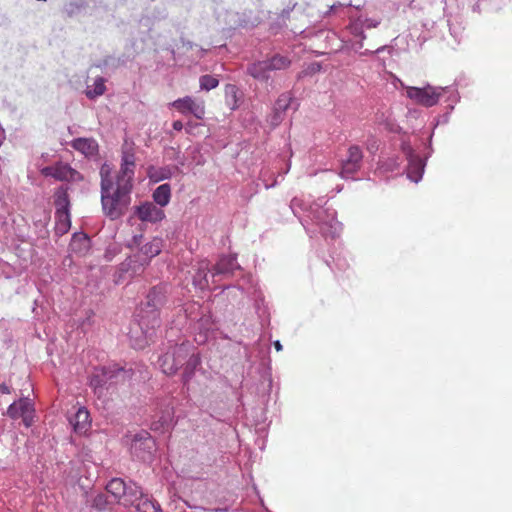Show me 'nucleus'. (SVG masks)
Segmentation results:
<instances>
[{
  "label": "nucleus",
  "instance_id": "obj_18",
  "mask_svg": "<svg viewBox=\"0 0 512 512\" xmlns=\"http://www.w3.org/2000/svg\"><path fill=\"white\" fill-rule=\"evenodd\" d=\"M71 146L83 153L86 156H93L98 151V144L97 142L92 138H77L74 139L71 143Z\"/></svg>",
  "mask_w": 512,
  "mask_h": 512
},
{
  "label": "nucleus",
  "instance_id": "obj_25",
  "mask_svg": "<svg viewBox=\"0 0 512 512\" xmlns=\"http://www.w3.org/2000/svg\"><path fill=\"white\" fill-rule=\"evenodd\" d=\"M270 71L286 70L290 67L292 61L289 57L275 54L271 58L266 59Z\"/></svg>",
  "mask_w": 512,
  "mask_h": 512
},
{
  "label": "nucleus",
  "instance_id": "obj_16",
  "mask_svg": "<svg viewBox=\"0 0 512 512\" xmlns=\"http://www.w3.org/2000/svg\"><path fill=\"white\" fill-rule=\"evenodd\" d=\"M128 335L135 349H144L153 338L152 335H147L145 330L136 323L130 327Z\"/></svg>",
  "mask_w": 512,
  "mask_h": 512
},
{
  "label": "nucleus",
  "instance_id": "obj_39",
  "mask_svg": "<svg viewBox=\"0 0 512 512\" xmlns=\"http://www.w3.org/2000/svg\"><path fill=\"white\" fill-rule=\"evenodd\" d=\"M83 240H84L85 242H88V238L86 237V235H84V236H83Z\"/></svg>",
  "mask_w": 512,
  "mask_h": 512
},
{
  "label": "nucleus",
  "instance_id": "obj_11",
  "mask_svg": "<svg viewBox=\"0 0 512 512\" xmlns=\"http://www.w3.org/2000/svg\"><path fill=\"white\" fill-rule=\"evenodd\" d=\"M135 215L142 222L156 223L164 219L165 213L152 202H145L135 208Z\"/></svg>",
  "mask_w": 512,
  "mask_h": 512
},
{
  "label": "nucleus",
  "instance_id": "obj_17",
  "mask_svg": "<svg viewBox=\"0 0 512 512\" xmlns=\"http://www.w3.org/2000/svg\"><path fill=\"white\" fill-rule=\"evenodd\" d=\"M269 72L271 71L266 60L254 62L247 67V73L254 79L262 82L269 80Z\"/></svg>",
  "mask_w": 512,
  "mask_h": 512
},
{
  "label": "nucleus",
  "instance_id": "obj_20",
  "mask_svg": "<svg viewBox=\"0 0 512 512\" xmlns=\"http://www.w3.org/2000/svg\"><path fill=\"white\" fill-rule=\"evenodd\" d=\"M53 203L56 208L55 212L59 211H70V199L68 194V188L64 186L58 187L53 194Z\"/></svg>",
  "mask_w": 512,
  "mask_h": 512
},
{
  "label": "nucleus",
  "instance_id": "obj_27",
  "mask_svg": "<svg viewBox=\"0 0 512 512\" xmlns=\"http://www.w3.org/2000/svg\"><path fill=\"white\" fill-rule=\"evenodd\" d=\"M105 91V79L103 77H98L94 81L93 88L89 85L87 86L85 94L89 99H94L98 96L103 95Z\"/></svg>",
  "mask_w": 512,
  "mask_h": 512
},
{
  "label": "nucleus",
  "instance_id": "obj_21",
  "mask_svg": "<svg viewBox=\"0 0 512 512\" xmlns=\"http://www.w3.org/2000/svg\"><path fill=\"white\" fill-rule=\"evenodd\" d=\"M163 249V239L159 237L152 238L149 242L142 245L138 250L142 255L152 260L161 253Z\"/></svg>",
  "mask_w": 512,
  "mask_h": 512
},
{
  "label": "nucleus",
  "instance_id": "obj_29",
  "mask_svg": "<svg viewBox=\"0 0 512 512\" xmlns=\"http://www.w3.org/2000/svg\"><path fill=\"white\" fill-rule=\"evenodd\" d=\"M199 84L202 90L210 91L218 86L219 80L207 74L200 77Z\"/></svg>",
  "mask_w": 512,
  "mask_h": 512
},
{
  "label": "nucleus",
  "instance_id": "obj_15",
  "mask_svg": "<svg viewBox=\"0 0 512 512\" xmlns=\"http://www.w3.org/2000/svg\"><path fill=\"white\" fill-rule=\"evenodd\" d=\"M70 423L76 433H86L91 425L89 411L84 407H80L75 415L70 419Z\"/></svg>",
  "mask_w": 512,
  "mask_h": 512
},
{
  "label": "nucleus",
  "instance_id": "obj_26",
  "mask_svg": "<svg viewBox=\"0 0 512 512\" xmlns=\"http://www.w3.org/2000/svg\"><path fill=\"white\" fill-rule=\"evenodd\" d=\"M153 200L156 204L164 207L168 205L171 198V188L169 184H162L158 186L153 192Z\"/></svg>",
  "mask_w": 512,
  "mask_h": 512
},
{
  "label": "nucleus",
  "instance_id": "obj_5",
  "mask_svg": "<svg viewBox=\"0 0 512 512\" xmlns=\"http://www.w3.org/2000/svg\"><path fill=\"white\" fill-rule=\"evenodd\" d=\"M171 106L183 115L191 114L199 120H202L205 117L206 109L204 100L185 96L173 101Z\"/></svg>",
  "mask_w": 512,
  "mask_h": 512
},
{
  "label": "nucleus",
  "instance_id": "obj_36",
  "mask_svg": "<svg viewBox=\"0 0 512 512\" xmlns=\"http://www.w3.org/2000/svg\"><path fill=\"white\" fill-rule=\"evenodd\" d=\"M197 125L198 124H196V123L188 122L187 125H186L187 132L189 133Z\"/></svg>",
  "mask_w": 512,
  "mask_h": 512
},
{
  "label": "nucleus",
  "instance_id": "obj_32",
  "mask_svg": "<svg viewBox=\"0 0 512 512\" xmlns=\"http://www.w3.org/2000/svg\"><path fill=\"white\" fill-rule=\"evenodd\" d=\"M43 214H44V219L43 221L42 220H39L40 222H42V225L43 226H46L47 223L49 222L50 220V212L46 211V210H43Z\"/></svg>",
  "mask_w": 512,
  "mask_h": 512
},
{
  "label": "nucleus",
  "instance_id": "obj_19",
  "mask_svg": "<svg viewBox=\"0 0 512 512\" xmlns=\"http://www.w3.org/2000/svg\"><path fill=\"white\" fill-rule=\"evenodd\" d=\"M165 302V291L164 288L161 286H155L153 287L148 295H147V301L144 305V307L148 309H157L159 312L160 307Z\"/></svg>",
  "mask_w": 512,
  "mask_h": 512
},
{
  "label": "nucleus",
  "instance_id": "obj_24",
  "mask_svg": "<svg viewBox=\"0 0 512 512\" xmlns=\"http://www.w3.org/2000/svg\"><path fill=\"white\" fill-rule=\"evenodd\" d=\"M55 231L58 235L66 234L71 227L70 211H59L55 212Z\"/></svg>",
  "mask_w": 512,
  "mask_h": 512
},
{
  "label": "nucleus",
  "instance_id": "obj_2",
  "mask_svg": "<svg viewBox=\"0 0 512 512\" xmlns=\"http://www.w3.org/2000/svg\"><path fill=\"white\" fill-rule=\"evenodd\" d=\"M107 493L113 498V501L125 507L135 504L141 495V488L136 484L126 485L121 478H113L106 485Z\"/></svg>",
  "mask_w": 512,
  "mask_h": 512
},
{
  "label": "nucleus",
  "instance_id": "obj_4",
  "mask_svg": "<svg viewBox=\"0 0 512 512\" xmlns=\"http://www.w3.org/2000/svg\"><path fill=\"white\" fill-rule=\"evenodd\" d=\"M443 90V88L431 85H426L423 88L408 86L406 87V95L418 105L432 107L439 102Z\"/></svg>",
  "mask_w": 512,
  "mask_h": 512
},
{
  "label": "nucleus",
  "instance_id": "obj_38",
  "mask_svg": "<svg viewBox=\"0 0 512 512\" xmlns=\"http://www.w3.org/2000/svg\"><path fill=\"white\" fill-rule=\"evenodd\" d=\"M214 512H227L226 509H215Z\"/></svg>",
  "mask_w": 512,
  "mask_h": 512
},
{
  "label": "nucleus",
  "instance_id": "obj_13",
  "mask_svg": "<svg viewBox=\"0 0 512 512\" xmlns=\"http://www.w3.org/2000/svg\"><path fill=\"white\" fill-rule=\"evenodd\" d=\"M151 260L145 255H142L137 250L133 255L128 257L126 262L123 264L126 267V271H130L132 276L141 274L144 269L150 264Z\"/></svg>",
  "mask_w": 512,
  "mask_h": 512
},
{
  "label": "nucleus",
  "instance_id": "obj_30",
  "mask_svg": "<svg viewBox=\"0 0 512 512\" xmlns=\"http://www.w3.org/2000/svg\"><path fill=\"white\" fill-rule=\"evenodd\" d=\"M109 501L108 497L105 494H98L94 497L92 506L96 508L97 510H104L108 506Z\"/></svg>",
  "mask_w": 512,
  "mask_h": 512
},
{
  "label": "nucleus",
  "instance_id": "obj_6",
  "mask_svg": "<svg viewBox=\"0 0 512 512\" xmlns=\"http://www.w3.org/2000/svg\"><path fill=\"white\" fill-rule=\"evenodd\" d=\"M35 409L31 400L27 397L13 402L7 409V415L11 419L22 418L23 424L30 427L34 422Z\"/></svg>",
  "mask_w": 512,
  "mask_h": 512
},
{
  "label": "nucleus",
  "instance_id": "obj_23",
  "mask_svg": "<svg viewBox=\"0 0 512 512\" xmlns=\"http://www.w3.org/2000/svg\"><path fill=\"white\" fill-rule=\"evenodd\" d=\"M139 512H161L159 503L148 496L141 495L133 505Z\"/></svg>",
  "mask_w": 512,
  "mask_h": 512
},
{
  "label": "nucleus",
  "instance_id": "obj_31",
  "mask_svg": "<svg viewBox=\"0 0 512 512\" xmlns=\"http://www.w3.org/2000/svg\"><path fill=\"white\" fill-rule=\"evenodd\" d=\"M227 269L223 267L222 262L217 263L213 268V275L226 273Z\"/></svg>",
  "mask_w": 512,
  "mask_h": 512
},
{
  "label": "nucleus",
  "instance_id": "obj_37",
  "mask_svg": "<svg viewBox=\"0 0 512 512\" xmlns=\"http://www.w3.org/2000/svg\"><path fill=\"white\" fill-rule=\"evenodd\" d=\"M274 347L277 351H281L282 350V345L279 341H275L274 342Z\"/></svg>",
  "mask_w": 512,
  "mask_h": 512
},
{
  "label": "nucleus",
  "instance_id": "obj_10",
  "mask_svg": "<svg viewBox=\"0 0 512 512\" xmlns=\"http://www.w3.org/2000/svg\"><path fill=\"white\" fill-rule=\"evenodd\" d=\"M362 159L363 153L361 148L357 145L350 146L347 159L342 163L341 176L349 177L356 173L361 167Z\"/></svg>",
  "mask_w": 512,
  "mask_h": 512
},
{
  "label": "nucleus",
  "instance_id": "obj_1",
  "mask_svg": "<svg viewBox=\"0 0 512 512\" xmlns=\"http://www.w3.org/2000/svg\"><path fill=\"white\" fill-rule=\"evenodd\" d=\"M134 169L135 157L128 151L123 152L119 171L114 172L108 164L100 168L102 209L111 220L123 216L131 202Z\"/></svg>",
  "mask_w": 512,
  "mask_h": 512
},
{
  "label": "nucleus",
  "instance_id": "obj_35",
  "mask_svg": "<svg viewBox=\"0 0 512 512\" xmlns=\"http://www.w3.org/2000/svg\"><path fill=\"white\" fill-rule=\"evenodd\" d=\"M0 392L2 394H9L10 393V388L8 385H6L5 383H2L0 384Z\"/></svg>",
  "mask_w": 512,
  "mask_h": 512
},
{
  "label": "nucleus",
  "instance_id": "obj_33",
  "mask_svg": "<svg viewBox=\"0 0 512 512\" xmlns=\"http://www.w3.org/2000/svg\"><path fill=\"white\" fill-rule=\"evenodd\" d=\"M365 23H366V27H368V28H375V27H377V25L379 24V22H378V21L371 20V19H367V20L365 21Z\"/></svg>",
  "mask_w": 512,
  "mask_h": 512
},
{
  "label": "nucleus",
  "instance_id": "obj_7",
  "mask_svg": "<svg viewBox=\"0 0 512 512\" xmlns=\"http://www.w3.org/2000/svg\"><path fill=\"white\" fill-rule=\"evenodd\" d=\"M130 449L134 456L147 461L155 450V441L149 433L141 432L134 436Z\"/></svg>",
  "mask_w": 512,
  "mask_h": 512
},
{
  "label": "nucleus",
  "instance_id": "obj_34",
  "mask_svg": "<svg viewBox=\"0 0 512 512\" xmlns=\"http://www.w3.org/2000/svg\"><path fill=\"white\" fill-rule=\"evenodd\" d=\"M172 126H173V129L176 131H181L183 129V123L179 120L174 121Z\"/></svg>",
  "mask_w": 512,
  "mask_h": 512
},
{
  "label": "nucleus",
  "instance_id": "obj_3",
  "mask_svg": "<svg viewBox=\"0 0 512 512\" xmlns=\"http://www.w3.org/2000/svg\"><path fill=\"white\" fill-rule=\"evenodd\" d=\"M190 354V344L181 343L168 350L159 359L160 367L166 375L175 374Z\"/></svg>",
  "mask_w": 512,
  "mask_h": 512
},
{
  "label": "nucleus",
  "instance_id": "obj_28",
  "mask_svg": "<svg viewBox=\"0 0 512 512\" xmlns=\"http://www.w3.org/2000/svg\"><path fill=\"white\" fill-rule=\"evenodd\" d=\"M292 102V96L290 95V93H283L281 94L276 103H275V112L276 113H280V112H285L290 104Z\"/></svg>",
  "mask_w": 512,
  "mask_h": 512
},
{
  "label": "nucleus",
  "instance_id": "obj_9",
  "mask_svg": "<svg viewBox=\"0 0 512 512\" xmlns=\"http://www.w3.org/2000/svg\"><path fill=\"white\" fill-rule=\"evenodd\" d=\"M137 325L145 330L147 335H155L156 329L160 327V314L157 309L142 307L137 315Z\"/></svg>",
  "mask_w": 512,
  "mask_h": 512
},
{
  "label": "nucleus",
  "instance_id": "obj_22",
  "mask_svg": "<svg viewBox=\"0 0 512 512\" xmlns=\"http://www.w3.org/2000/svg\"><path fill=\"white\" fill-rule=\"evenodd\" d=\"M201 359L198 353L193 352V346L190 344V354L184 361V372L183 377L185 381H188L194 374L195 369L200 365Z\"/></svg>",
  "mask_w": 512,
  "mask_h": 512
},
{
  "label": "nucleus",
  "instance_id": "obj_12",
  "mask_svg": "<svg viewBox=\"0 0 512 512\" xmlns=\"http://www.w3.org/2000/svg\"><path fill=\"white\" fill-rule=\"evenodd\" d=\"M408 159L407 176L410 180L418 182L423 175L425 163L423 159L414 154L411 149L406 153Z\"/></svg>",
  "mask_w": 512,
  "mask_h": 512
},
{
  "label": "nucleus",
  "instance_id": "obj_8",
  "mask_svg": "<svg viewBox=\"0 0 512 512\" xmlns=\"http://www.w3.org/2000/svg\"><path fill=\"white\" fill-rule=\"evenodd\" d=\"M41 174L45 177H52L58 181H78L82 177L78 171L71 168L68 164L57 162L54 165L41 169Z\"/></svg>",
  "mask_w": 512,
  "mask_h": 512
},
{
  "label": "nucleus",
  "instance_id": "obj_14",
  "mask_svg": "<svg viewBox=\"0 0 512 512\" xmlns=\"http://www.w3.org/2000/svg\"><path fill=\"white\" fill-rule=\"evenodd\" d=\"M116 376V371L110 367L96 368L90 378V386L96 391Z\"/></svg>",
  "mask_w": 512,
  "mask_h": 512
}]
</instances>
